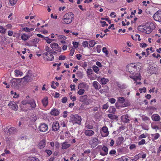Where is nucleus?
<instances>
[{
	"instance_id": "obj_63",
	"label": "nucleus",
	"mask_w": 161,
	"mask_h": 161,
	"mask_svg": "<svg viewBox=\"0 0 161 161\" xmlns=\"http://www.w3.org/2000/svg\"><path fill=\"white\" fill-rule=\"evenodd\" d=\"M12 27V26L11 24H8L5 26V27H6V30L7 29H11V28Z\"/></svg>"
},
{
	"instance_id": "obj_10",
	"label": "nucleus",
	"mask_w": 161,
	"mask_h": 161,
	"mask_svg": "<svg viewBox=\"0 0 161 161\" xmlns=\"http://www.w3.org/2000/svg\"><path fill=\"white\" fill-rule=\"evenodd\" d=\"M101 133L103 137H106L108 135V130L106 126H103L102 128V131H101Z\"/></svg>"
},
{
	"instance_id": "obj_34",
	"label": "nucleus",
	"mask_w": 161,
	"mask_h": 161,
	"mask_svg": "<svg viewBox=\"0 0 161 161\" xmlns=\"http://www.w3.org/2000/svg\"><path fill=\"white\" fill-rule=\"evenodd\" d=\"M108 117L112 119H118V116L112 114H108Z\"/></svg>"
},
{
	"instance_id": "obj_41",
	"label": "nucleus",
	"mask_w": 161,
	"mask_h": 161,
	"mask_svg": "<svg viewBox=\"0 0 161 161\" xmlns=\"http://www.w3.org/2000/svg\"><path fill=\"white\" fill-rule=\"evenodd\" d=\"M118 101L120 103H123L125 101V99L124 97H119L118 98Z\"/></svg>"
},
{
	"instance_id": "obj_40",
	"label": "nucleus",
	"mask_w": 161,
	"mask_h": 161,
	"mask_svg": "<svg viewBox=\"0 0 161 161\" xmlns=\"http://www.w3.org/2000/svg\"><path fill=\"white\" fill-rule=\"evenodd\" d=\"M141 156V155L140 153L139 154H138L136 155L134 157V158L132 159H131L130 161H136L140 157L139 156Z\"/></svg>"
},
{
	"instance_id": "obj_21",
	"label": "nucleus",
	"mask_w": 161,
	"mask_h": 161,
	"mask_svg": "<svg viewBox=\"0 0 161 161\" xmlns=\"http://www.w3.org/2000/svg\"><path fill=\"white\" fill-rule=\"evenodd\" d=\"M90 142L92 145L95 146L97 145L98 143V140L97 138H93L90 141Z\"/></svg>"
},
{
	"instance_id": "obj_18",
	"label": "nucleus",
	"mask_w": 161,
	"mask_h": 161,
	"mask_svg": "<svg viewBox=\"0 0 161 161\" xmlns=\"http://www.w3.org/2000/svg\"><path fill=\"white\" fill-rule=\"evenodd\" d=\"M130 77L133 79L134 80L136 81L137 80H141V75L140 74H138L137 73L133 75H130Z\"/></svg>"
},
{
	"instance_id": "obj_51",
	"label": "nucleus",
	"mask_w": 161,
	"mask_h": 161,
	"mask_svg": "<svg viewBox=\"0 0 161 161\" xmlns=\"http://www.w3.org/2000/svg\"><path fill=\"white\" fill-rule=\"evenodd\" d=\"M18 0H9L10 4L12 5H14L17 2Z\"/></svg>"
},
{
	"instance_id": "obj_49",
	"label": "nucleus",
	"mask_w": 161,
	"mask_h": 161,
	"mask_svg": "<svg viewBox=\"0 0 161 161\" xmlns=\"http://www.w3.org/2000/svg\"><path fill=\"white\" fill-rule=\"evenodd\" d=\"M84 90L83 89L81 88L77 92V93L80 95H82L84 93Z\"/></svg>"
},
{
	"instance_id": "obj_12",
	"label": "nucleus",
	"mask_w": 161,
	"mask_h": 161,
	"mask_svg": "<svg viewBox=\"0 0 161 161\" xmlns=\"http://www.w3.org/2000/svg\"><path fill=\"white\" fill-rule=\"evenodd\" d=\"M40 40L39 39H34L29 41V44L31 46L37 47L36 44L39 42Z\"/></svg>"
},
{
	"instance_id": "obj_2",
	"label": "nucleus",
	"mask_w": 161,
	"mask_h": 161,
	"mask_svg": "<svg viewBox=\"0 0 161 161\" xmlns=\"http://www.w3.org/2000/svg\"><path fill=\"white\" fill-rule=\"evenodd\" d=\"M74 15L71 12L65 14L63 18L62 23L65 24L70 23L74 19Z\"/></svg>"
},
{
	"instance_id": "obj_29",
	"label": "nucleus",
	"mask_w": 161,
	"mask_h": 161,
	"mask_svg": "<svg viewBox=\"0 0 161 161\" xmlns=\"http://www.w3.org/2000/svg\"><path fill=\"white\" fill-rule=\"evenodd\" d=\"M29 104L31 105V107L32 108H35L36 106V105L35 102L33 99L29 101Z\"/></svg>"
},
{
	"instance_id": "obj_62",
	"label": "nucleus",
	"mask_w": 161,
	"mask_h": 161,
	"mask_svg": "<svg viewBox=\"0 0 161 161\" xmlns=\"http://www.w3.org/2000/svg\"><path fill=\"white\" fill-rule=\"evenodd\" d=\"M116 100L114 98H111L109 100V101L111 103H114L115 102Z\"/></svg>"
},
{
	"instance_id": "obj_52",
	"label": "nucleus",
	"mask_w": 161,
	"mask_h": 161,
	"mask_svg": "<svg viewBox=\"0 0 161 161\" xmlns=\"http://www.w3.org/2000/svg\"><path fill=\"white\" fill-rule=\"evenodd\" d=\"M29 101H27V100H24L22 101L21 102V103L22 105H26L27 104H29Z\"/></svg>"
},
{
	"instance_id": "obj_35",
	"label": "nucleus",
	"mask_w": 161,
	"mask_h": 161,
	"mask_svg": "<svg viewBox=\"0 0 161 161\" xmlns=\"http://www.w3.org/2000/svg\"><path fill=\"white\" fill-rule=\"evenodd\" d=\"M151 136L152 137H153V141H154L155 140H157L160 136V135L158 133L152 134L151 135Z\"/></svg>"
},
{
	"instance_id": "obj_47",
	"label": "nucleus",
	"mask_w": 161,
	"mask_h": 161,
	"mask_svg": "<svg viewBox=\"0 0 161 161\" xmlns=\"http://www.w3.org/2000/svg\"><path fill=\"white\" fill-rule=\"evenodd\" d=\"M83 46L85 47H88V42L87 41H84L82 42Z\"/></svg>"
},
{
	"instance_id": "obj_56",
	"label": "nucleus",
	"mask_w": 161,
	"mask_h": 161,
	"mask_svg": "<svg viewBox=\"0 0 161 161\" xmlns=\"http://www.w3.org/2000/svg\"><path fill=\"white\" fill-rule=\"evenodd\" d=\"M100 22L102 24V27H104L105 26H108V24H107L106 23V22L105 21H100Z\"/></svg>"
},
{
	"instance_id": "obj_6",
	"label": "nucleus",
	"mask_w": 161,
	"mask_h": 161,
	"mask_svg": "<svg viewBox=\"0 0 161 161\" xmlns=\"http://www.w3.org/2000/svg\"><path fill=\"white\" fill-rule=\"evenodd\" d=\"M44 58L47 60L51 61L54 59L53 56L51 53L47 52L43 54Z\"/></svg>"
},
{
	"instance_id": "obj_48",
	"label": "nucleus",
	"mask_w": 161,
	"mask_h": 161,
	"mask_svg": "<svg viewBox=\"0 0 161 161\" xmlns=\"http://www.w3.org/2000/svg\"><path fill=\"white\" fill-rule=\"evenodd\" d=\"M97 51L98 53H100L101 51L102 46L100 45H98L97 46Z\"/></svg>"
},
{
	"instance_id": "obj_4",
	"label": "nucleus",
	"mask_w": 161,
	"mask_h": 161,
	"mask_svg": "<svg viewBox=\"0 0 161 161\" xmlns=\"http://www.w3.org/2000/svg\"><path fill=\"white\" fill-rule=\"evenodd\" d=\"M20 79H13L11 81V86L13 88H17L20 85Z\"/></svg>"
},
{
	"instance_id": "obj_11",
	"label": "nucleus",
	"mask_w": 161,
	"mask_h": 161,
	"mask_svg": "<svg viewBox=\"0 0 161 161\" xmlns=\"http://www.w3.org/2000/svg\"><path fill=\"white\" fill-rule=\"evenodd\" d=\"M39 129L41 131L44 132L47 130L48 126L45 124H41L39 127Z\"/></svg>"
},
{
	"instance_id": "obj_42",
	"label": "nucleus",
	"mask_w": 161,
	"mask_h": 161,
	"mask_svg": "<svg viewBox=\"0 0 161 161\" xmlns=\"http://www.w3.org/2000/svg\"><path fill=\"white\" fill-rule=\"evenodd\" d=\"M117 84L118 87L120 88H125V87L124 84H122L119 82L117 83Z\"/></svg>"
},
{
	"instance_id": "obj_24",
	"label": "nucleus",
	"mask_w": 161,
	"mask_h": 161,
	"mask_svg": "<svg viewBox=\"0 0 161 161\" xmlns=\"http://www.w3.org/2000/svg\"><path fill=\"white\" fill-rule=\"evenodd\" d=\"M85 133L87 136H91L94 135V132L92 130H86Z\"/></svg>"
},
{
	"instance_id": "obj_43",
	"label": "nucleus",
	"mask_w": 161,
	"mask_h": 161,
	"mask_svg": "<svg viewBox=\"0 0 161 161\" xmlns=\"http://www.w3.org/2000/svg\"><path fill=\"white\" fill-rule=\"evenodd\" d=\"M124 119L125 120L124 121V122L125 123H129V121H130V119H128L129 118V116L128 114H127L125 115H124Z\"/></svg>"
},
{
	"instance_id": "obj_8",
	"label": "nucleus",
	"mask_w": 161,
	"mask_h": 161,
	"mask_svg": "<svg viewBox=\"0 0 161 161\" xmlns=\"http://www.w3.org/2000/svg\"><path fill=\"white\" fill-rule=\"evenodd\" d=\"M50 47L53 50H54L59 52H61V47H60L58 44L57 43H53L50 45Z\"/></svg>"
},
{
	"instance_id": "obj_27",
	"label": "nucleus",
	"mask_w": 161,
	"mask_h": 161,
	"mask_svg": "<svg viewBox=\"0 0 161 161\" xmlns=\"http://www.w3.org/2000/svg\"><path fill=\"white\" fill-rule=\"evenodd\" d=\"M93 86L96 89H98L101 88V86L99 83L96 81H94L93 83Z\"/></svg>"
},
{
	"instance_id": "obj_3",
	"label": "nucleus",
	"mask_w": 161,
	"mask_h": 161,
	"mask_svg": "<svg viewBox=\"0 0 161 161\" xmlns=\"http://www.w3.org/2000/svg\"><path fill=\"white\" fill-rule=\"evenodd\" d=\"M33 75L32 74L28 71L27 75L25 76L22 80H24L23 81L24 85H27L29 82H31L33 77Z\"/></svg>"
},
{
	"instance_id": "obj_7",
	"label": "nucleus",
	"mask_w": 161,
	"mask_h": 161,
	"mask_svg": "<svg viewBox=\"0 0 161 161\" xmlns=\"http://www.w3.org/2000/svg\"><path fill=\"white\" fill-rule=\"evenodd\" d=\"M81 120L82 119L80 116L78 115H76L73 118L72 122L73 124H77L79 125H80Z\"/></svg>"
},
{
	"instance_id": "obj_36",
	"label": "nucleus",
	"mask_w": 161,
	"mask_h": 161,
	"mask_svg": "<svg viewBox=\"0 0 161 161\" xmlns=\"http://www.w3.org/2000/svg\"><path fill=\"white\" fill-rule=\"evenodd\" d=\"M108 81L109 80L108 79L103 78L101 80V83L103 85H105L108 82Z\"/></svg>"
},
{
	"instance_id": "obj_57",
	"label": "nucleus",
	"mask_w": 161,
	"mask_h": 161,
	"mask_svg": "<svg viewBox=\"0 0 161 161\" xmlns=\"http://www.w3.org/2000/svg\"><path fill=\"white\" fill-rule=\"evenodd\" d=\"M67 98L66 97H64L62 99L61 102L63 103H65L67 102Z\"/></svg>"
},
{
	"instance_id": "obj_15",
	"label": "nucleus",
	"mask_w": 161,
	"mask_h": 161,
	"mask_svg": "<svg viewBox=\"0 0 161 161\" xmlns=\"http://www.w3.org/2000/svg\"><path fill=\"white\" fill-rule=\"evenodd\" d=\"M4 130L5 133L9 135H10L12 133H14L16 132V129L14 127L10 128L8 129V131H5L7 130L4 129Z\"/></svg>"
},
{
	"instance_id": "obj_9",
	"label": "nucleus",
	"mask_w": 161,
	"mask_h": 161,
	"mask_svg": "<svg viewBox=\"0 0 161 161\" xmlns=\"http://www.w3.org/2000/svg\"><path fill=\"white\" fill-rule=\"evenodd\" d=\"M33 34V32L30 33L29 34L24 33L21 36V38L23 40L25 41L28 39L30 37L32 36Z\"/></svg>"
},
{
	"instance_id": "obj_54",
	"label": "nucleus",
	"mask_w": 161,
	"mask_h": 161,
	"mask_svg": "<svg viewBox=\"0 0 161 161\" xmlns=\"http://www.w3.org/2000/svg\"><path fill=\"white\" fill-rule=\"evenodd\" d=\"M72 44L73 45L74 47L75 48H77L78 47L79 44L78 42H73Z\"/></svg>"
},
{
	"instance_id": "obj_55",
	"label": "nucleus",
	"mask_w": 161,
	"mask_h": 161,
	"mask_svg": "<svg viewBox=\"0 0 161 161\" xmlns=\"http://www.w3.org/2000/svg\"><path fill=\"white\" fill-rule=\"evenodd\" d=\"M147 45L145 43H142L140 44V47H141L144 48L147 47Z\"/></svg>"
},
{
	"instance_id": "obj_17",
	"label": "nucleus",
	"mask_w": 161,
	"mask_h": 161,
	"mask_svg": "<svg viewBox=\"0 0 161 161\" xmlns=\"http://www.w3.org/2000/svg\"><path fill=\"white\" fill-rule=\"evenodd\" d=\"M62 146V149H67L70 147L71 145L68 143V142H64L61 143Z\"/></svg>"
},
{
	"instance_id": "obj_45",
	"label": "nucleus",
	"mask_w": 161,
	"mask_h": 161,
	"mask_svg": "<svg viewBox=\"0 0 161 161\" xmlns=\"http://www.w3.org/2000/svg\"><path fill=\"white\" fill-rule=\"evenodd\" d=\"M14 72L16 76H18L19 75L21 76L23 74L22 72L21 71H14Z\"/></svg>"
},
{
	"instance_id": "obj_64",
	"label": "nucleus",
	"mask_w": 161,
	"mask_h": 161,
	"mask_svg": "<svg viewBox=\"0 0 161 161\" xmlns=\"http://www.w3.org/2000/svg\"><path fill=\"white\" fill-rule=\"evenodd\" d=\"M76 57L78 60H80L82 56L80 54H77L76 55Z\"/></svg>"
},
{
	"instance_id": "obj_16",
	"label": "nucleus",
	"mask_w": 161,
	"mask_h": 161,
	"mask_svg": "<svg viewBox=\"0 0 161 161\" xmlns=\"http://www.w3.org/2000/svg\"><path fill=\"white\" fill-rule=\"evenodd\" d=\"M59 125L58 122H56L53 123L52 126L53 130L55 131H57L59 129Z\"/></svg>"
},
{
	"instance_id": "obj_31",
	"label": "nucleus",
	"mask_w": 161,
	"mask_h": 161,
	"mask_svg": "<svg viewBox=\"0 0 161 161\" xmlns=\"http://www.w3.org/2000/svg\"><path fill=\"white\" fill-rule=\"evenodd\" d=\"M42 102L44 106H46L48 104V98L45 97L42 100Z\"/></svg>"
},
{
	"instance_id": "obj_1",
	"label": "nucleus",
	"mask_w": 161,
	"mask_h": 161,
	"mask_svg": "<svg viewBox=\"0 0 161 161\" xmlns=\"http://www.w3.org/2000/svg\"><path fill=\"white\" fill-rule=\"evenodd\" d=\"M155 28V25L153 23L149 22L144 25H140L138 27V30L147 34L150 33Z\"/></svg>"
},
{
	"instance_id": "obj_19",
	"label": "nucleus",
	"mask_w": 161,
	"mask_h": 161,
	"mask_svg": "<svg viewBox=\"0 0 161 161\" xmlns=\"http://www.w3.org/2000/svg\"><path fill=\"white\" fill-rule=\"evenodd\" d=\"M152 120L154 121H158L160 120V117L158 114H154L151 116Z\"/></svg>"
},
{
	"instance_id": "obj_5",
	"label": "nucleus",
	"mask_w": 161,
	"mask_h": 161,
	"mask_svg": "<svg viewBox=\"0 0 161 161\" xmlns=\"http://www.w3.org/2000/svg\"><path fill=\"white\" fill-rule=\"evenodd\" d=\"M154 20L159 22H161V11L158 10L153 16Z\"/></svg>"
},
{
	"instance_id": "obj_14",
	"label": "nucleus",
	"mask_w": 161,
	"mask_h": 161,
	"mask_svg": "<svg viewBox=\"0 0 161 161\" xmlns=\"http://www.w3.org/2000/svg\"><path fill=\"white\" fill-rule=\"evenodd\" d=\"M10 108L14 110H18V107L16 103L14 102H10L8 104Z\"/></svg>"
},
{
	"instance_id": "obj_44",
	"label": "nucleus",
	"mask_w": 161,
	"mask_h": 161,
	"mask_svg": "<svg viewBox=\"0 0 161 161\" xmlns=\"http://www.w3.org/2000/svg\"><path fill=\"white\" fill-rule=\"evenodd\" d=\"M123 51L124 52H126L127 53L128 52L129 53H130L131 52L130 49L128 47H126L125 49H123Z\"/></svg>"
},
{
	"instance_id": "obj_32",
	"label": "nucleus",
	"mask_w": 161,
	"mask_h": 161,
	"mask_svg": "<svg viewBox=\"0 0 161 161\" xmlns=\"http://www.w3.org/2000/svg\"><path fill=\"white\" fill-rule=\"evenodd\" d=\"M134 64H128L126 66L127 69L133 70H134Z\"/></svg>"
},
{
	"instance_id": "obj_60",
	"label": "nucleus",
	"mask_w": 161,
	"mask_h": 161,
	"mask_svg": "<svg viewBox=\"0 0 161 161\" xmlns=\"http://www.w3.org/2000/svg\"><path fill=\"white\" fill-rule=\"evenodd\" d=\"M75 52V49L74 48H72L70 50V53L69 54L70 55V56H73L74 53Z\"/></svg>"
},
{
	"instance_id": "obj_38",
	"label": "nucleus",
	"mask_w": 161,
	"mask_h": 161,
	"mask_svg": "<svg viewBox=\"0 0 161 161\" xmlns=\"http://www.w3.org/2000/svg\"><path fill=\"white\" fill-rule=\"evenodd\" d=\"M116 111V109L113 107H110L109 110V112L110 113L113 114H114Z\"/></svg>"
},
{
	"instance_id": "obj_46",
	"label": "nucleus",
	"mask_w": 161,
	"mask_h": 161,
	"mask_svg": "<svg viewBox=\"0 0 161 161\" xmlns=\"http://www.w3.org/2000/svg\"><path fill=\"white\" fill-rule=\"evenodd\" d=\"M103 52L106 55H107L108 54V52L106 47H103L102 49Z\"/></svg>"
},
{
	"instance_id": "obj_37",
	"label": "nucleus",
	"mask_w": 161,
	"mask_h": 161,
	"mask_svg": "<svg viewBox=\"0 0 161 161\" xmlns=\"http://www.w3.org/2000/svg\"><path fill=\"white\" fill-rule=\"evenodd\" d=\"M6 29H5L2 26L0 25V33L2 34H4L6 32Z\"/></svg>"
},
{
	"instance_id": "obj_53",
	"label": "nucleus",
	"mask_w": 161,
	"mask_h": 161,
	"mask_svg": "<svg viewBox=\"0 0 161 161\" xmlns=\"http://www.w3.org/2000/svg\"><path fill=\"white\" fill-rule=\"evenodd\" d=\"M66 59V57L64 55H60L58 59L61 60H64Z\"/></svg>"
},
{
	"instance_id": "obj_50",
	"label": "nucleus",
	"mask_w": 161,
	"mask_h": 161,
	"mask_svg": "<svg viewBox=\"0 0 161 161\" xmlns=\"http://www.w3.org/2000/svg\"><path fill=\"white\" fill-rule=\"evenodd\" d=\"M102 149L104 151V152L107 154L108 150V148L104 146L102 147Z\"/></svg>"
},
{
	"instance_id": "obj_22",
	"label": "nucleus",
	"mask_w": 161,
	"mask_h": 161,
	"mask_svg": "<svg viewBox=\"0 0 161 161\" xmlns=\"http://www.w3.org/2000/svg\"><path fill=\"white\" fill-rule=\"evenodd\" d=\"M134 70L136 69V70H140L142 69V65L140 63H137L134 64Z\"/></svg>"
},
{
	"instance_id": "obj_23",
	"label": "nucleus",
	"mask_w": 161,
	"mask_h": 161,
	"mask_svg": "<svg viewBox=\"0 0 161 161\" xmlns=\"http://www.w3.org/2000/svg\"><path fill=\"white\" fill-rule=\"evenodd\" d=\"M88 86L87 85L86 83L85 82H82L81 83H80L78 86V88H80L83 89V88H88Z\"/></svg>"
},
{
	"instance_id": "obj_58",
	"label": "nucleus",
	"mask_w": 161,
	"mask_h": 161,
	"mask_svg": "<svg viewBox=\"0 0 161 161\" xmlns=\"http://www.w3.org/2000/svg\"><path fill=\"white\" fill-rule=\"evenodd\" d=\"M145 142H146L145 140L144 139H142L138 142V144L139 145H143L145 143Z\"/></svg>"
},
{
	"instance_id": "obj_20",
	"label": "nucleus",
	"mask_w": 161,
	"mask_h": 161,
	"mask_svg": "<svg viewBox=\"0 0 161 161\" xmlns=\"http://www.w3.org/2000/svg\"><path fill=\"white\" fill-rule=\"evenodd\" d=\"M124 138L123 136L119 137L116 141L117 146L123 143Z\"/></svg>"
},
{
	"instance_id": "obj_30",
	"label": "nucleus",
	"mask_w": 161,
	"mask_h": 161,
	"mask_svg": "<svg viewBox=\"0 0 161 161\" xmlns=\"http://www.w3.org/2000/svg\"><path fill=\"white\" fill-rule=\"evenodd\" d=\"M80 101L81 102H84L87 100V96L85 95L82 96H81L80 97Z\"/></svg>"
},
{
	"instance_id": "obj_26",
	"label": "nucleus",
	"mask_w": 161,
	"mask_h": 161,
	"mask_svg": "<svg viewBox=\"0 0 161 161\" xmlns=\"http://www.w3.org/2000/svg\"><path fill=\"white\" fill-rule=\"evenodd\" d=\"M46 145V142L44 140H42L41 141L39 144V147L40 149H43Z\"/></svg>"
},
{
	"instance_id": "obj_61",
	"label": "nucleus",
	"mask_w": 161,
	"mask_h": 161,
	"mask_svg": "<svg viewBox=\"0 0 161 161\" xmlns=\"http://www.w3.org/2000/svg\"><path fill=\"white\" fill-rule=\"evenodd\" d=\"M108 107V105L107 103H106L103 105V109H107Z\"/></svg>"
},
{
	"instance_id": "obj_13",
	"label": "nucleus",
	"mask_w": 161,
	"mask_h": 161,
	"mask_svg": "<svg viewBox=\"0 0 161 161\" xmlns=\"http://www.w3.org/2000/svg\"><path fill=\"white\" fill-rule=\"evenodd\" d=\"M35 28V26L34 25H32L31 27L29 28L28 27H25L22 28V31L26 32H30L34 30Z\"/></svg>"
},
{
	"instance_id": "obj_33",
	"label": "nucleus",
	"mask_w": 161,
	"mask_h": 161,
	"mask_svg": "<svg viewBox=\"0 0 161 161\" xmlns=\"http://www.w3.org/2000/svg\"><path fill=\"white\" fill-rule=\"evenodd\" d=\"M96 43L95 41L91 40L89 41L88 42V47L89 46L91 47H93Z\"/></svg>"
},
{
	"instance_id": "obj_28",
	"label": "nucleus",
	"mask_w": 161,
	"mask_h": 161,
	"mask_svg": "<svg viewBox=\"0 0 161 161\" xmlns=\"http://www.w3.org/2000/svg\"><path fill=\"white\" fill-rule=\"evenodd\" d=\"M50 113L52 115H58L59 112L57 109L54 108L51 111Z\"/></svg>"
},
{
	"instance_id": "obj_39",
	"label": "nucleus",
	"mask_w": 161,
	"mask_h": 161,
	"mask_svg": "<svg viewBox=\"0 0 161 161\" xmlns=\"http://www.w3.org/2000/svg\"><path fill=\"white\" fill-rule=\"evenodd\" d=\"M44 40H45L47 43L50 44L53 41H54V39H50L48 37H46L44 38Z\"/></svg>"
},
{
	"instance_id": "obj_25",
	"label": "nucleus",
	"mask_w": 161,
	"mask_h": 161,
	"mask_svg": "<svg viewBox=\"0 0 161 161\" xmlns=\"http://www.w3.org/2000/svg\"><path fill=\"white\" fill-rule=\"evenodd\" d=\"M86 71L88 76L90 79V80H92L96 78V77L95 76H92V71Z\"/></svg>"
},
{
	"instance_id": "obj_59",
	"label": "nucleus",
	"mask_w": 161,
	"mask_h": 161,
	"mask_svg": "<svg viewBox=\"0 0 161 161\" xmlns=\"http://www.w3.org/2000/svg\"><path fill=\"white\" fill-rule=\"evenodd\" d=\"M61 63H59V64H53V66H57V69L59 70V66L61 65Z\"/></svg>"
}]
</instances>
